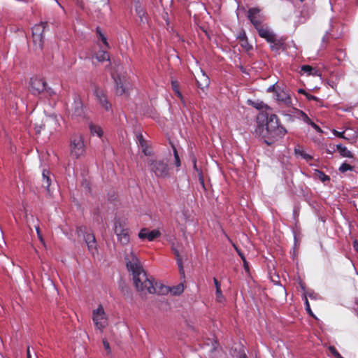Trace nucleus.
Listing matches in <instances>:
<instances>
[{
  "label": "nucleus",
  "mask_w": 358,
  "mask_h": 358,
  "mask_svg": "<svg viewBox=\"0 0 358 358\" xmlns=\"http://www.w3.org/2000/svg\"><path fill=\"white\" fill-rule=\"evenodd\" d=\"M234 248H235L236 250L237 251L238 255L242 259V257H244L243 254L236 246H234Z\"/></svg>",
  "instance_id": "48"
},
{
  "label": "nucleus",
  "mask_w": 358,
  "mask_h": 358,
  "mask_svg": "<svg viewBox=\"0 0 358 358\" xmlns=\"http://www.w3.org/2000/svg\"><path fill=\"white\" fill-rule=\"evenodd\" d=\"M187 217L186 215H184V221H185V222H186V221H187Z\"/></svg>",
  "instance_id": "52"
},
{
  "label": "nucleus",
  "mask_w": 358,
  "mask_h": 358,
  "mask_svg": "<svg viewBox=\"0 0 358 358\" xmlns=\"http://www.w3.org/2000/svg\"><path fill=\"white\" fill-rule=\"evenodd\" d=\"M318 173H319V177L322 180V181H325L327 180H329V177L327 176H326L325 174H324L321 171H318Z\"/></svg>",
  "instance_id": "43"
},
{
  "label": "nucleus",
  "mask_w": 358,
  "mask_h": 358,
  "mask_svg": "<svg viewBox=\"0 0 358 358\" xmlns=\"http://www.w3.org/2000/svg\"><path fill=\"white\" fill-rule=\"evenodd\" d=\"M32 356L38 357V355L36 354L34 350L32 349V351H31L30 348L28 347V348H27V358H31Z\"/></svg>",
  "instance_id": "38"
},
{
  "label": "nucleus",
  "mask_w": 358,
  "mask_h": 358,
  "mask_svg": "<svg viewBox=\"0 0 358 358\" xmlns=\"http://www.w3.org/2000/svg\"><path fill=\"white\" fill-rule=\"evenodd\" d=\"M305 303H306V310L308 312L309 314H310L311 315H313V313L310 310V304H309V302H308L306 296H305Z\"/></svg>",
  "instance_id": "42"
},
{
  "label": "nucleus",
  "mask_w": 358,
  "mask_h": 358,
  "mask_svg": "<svg viewBox=\"0 0 358 358\" xmlns=\"http://www.w3.org/2000/svg\"><path fill=\"white\" fill-rule=\"evenodd\" d=\"M333 133L334 135H336V136L339 137V138H346V137L344 136V131L343 132H339L335 129L333 130Z\"/></svg>",
  "instance_id": "41"
},
{
  "label": "nucleus",
  "mask_w": 358,
  "mask_h": 358,
  "mask_svg": "<svg viewBox=\"0 0 358 358\" xmlns=\"http://www.w3.org/2000/svg\"><path fill=\"white\" fill-rule=\"evenodd\" d=\"M329 350L331 352V355L337 358H342L340 355L337 352L336 349L333 347L329 348Z\"/></svg>",
  "instance_id": "39"
},
{
  "label": "nucleus",
  "mask_w": 358,
  "mask_h": 358,
  "mask_svg": "<svg viewBox=\"0 0 358 358\" xmlns=\"http://www.w3.org/2000/svg\"><path fill=\"white\" fill-rule=\"evenodd\" d=\"M111 74L116 85V94L119 96L126 95L130 87V83L123 71L122 67L118 66Z\"/></svg>",
  "instance_id": "3"
},
{
  "label": "nucleus",
  "mask_w": 358,
  "mask_h": 358,
  "mask_svg": "<svg viewBox=\"0 0 358 358\" xmlns=\"http://www.w3.org/2000/svg\"><path fill=\"white\" fill-rule=\"evenodd\" d=\"M310 125L318 132L320 133H322V129L317 125L315 124L314 122H310Z\"/></svg>",
  "instance_id": "45"
},
{
  "label": "nucleus",
  "mask_w": 358,
  "mask_h": 358,
  "mask_svg": "<svg viewBox=\"0 0 358 358\" xmlns=\"http://www.w3.org/2000/svg\"><path fill=\"white\" fill-rule=\"evenodd\" d=\"M238 348H240V351L239 352H241L243 350H242L241 345H238Z\"/></svg>",
  "instance_id": "53"
},
{
  "label": "nucleus",
  "mask_w": 358,
  "mask_h": 358,
  "mask_svg": "<svg viewBox=\"0 0 358 358\" xmlns=\"http://www.w3.org/2000/svg\"><path fill=\"white\" fill-rule=\"evenodd\" d=\"M103 344L104 346L105 350L110 353V348L108 342L106 339H103Z\"/></svg>",
  "instance_id": "40"
},
{
  "label": "nucleus",
  "mask_w": 358,
  "mask_h": 358,
  "mask_svg": "<svg viewBox=\"0 0 358 358\" xmlns=\"http://www.w3.org/2000/svg\"><path fill=\"white\" fill-rule=\"evenodd\" d=\"M184 291V286L182 283H180L176 286L169 287L162 284L159 285L157 294H166L170 292L172 295H180Z\"/></svg>",
  "instance_id": "13"
},
{
  "label": "nucleus",
  "mask_w": 358,
  "mask_h": 358,
  "mask_svg": "<svg viewBox=\"0 0 358 358\" xmlns=\"http://www.w3.org/2000/svg\"><path fill=\"white\" fill-rule=\"evenodd\" d=\"M92 321L96 328L101 331L108 325V317L102 305L92 311Z\"/></svg>",
  "instance_id": "6"
},
{
  "label": "nucleus",
  "mask_w": 358,
  "mask_h": 358,
  "mask_svg": "<svg viewBox=\"0 0 358 358\" xmlns=\"http://www.w3.org/2000/svg\"><path fill=\"white\" fill-rule=\"evenodd\" d=\"M306 96L308 98V99H309V100H317V99L315 96H314L313 95H310V94H306Z\"/></svg>",
  "instance_id": "47"
},
{
  "label": "nucleus",
  "mask_w": 358,
  "mask_h": 358,
  "mask_svg": "<svg viewBox=\"0 0 358 358\" xmlns=\"http://www.w3.org/2000/svg\"><path fill=\"white\" fill-rule=\"evenodd\" d=\"M252 105L257 109L258 110H263L262 112L264 113H267L266 111L268 110H270V107L268 106L267 105H266L264 103H263L262 101H255V102H252Z\"/></svg>",
  "instance_id": "28"
},
{
  "label": "nucleus",
  "mask_w": 358,
  "mask_h": 358,
  "mask_svg": "<svg viewBox=\"0 0 358 358\" xmlns=\"http://www.w3.org/2000/svg\"><path fill=\"white\" fill-rule=\"evenodd\" d=\"M256 29L259 33V35L262 38H265L267 42L271 44V48L272 49H278L279 43L276 41L275 34L268 29V27H265L261 24Z\"/></svg>",
  "instance_id": "8"
},
{
  "label": "nucleus",
  "mask_w": 358,
  "mask_h": 358,
  "mask_svg": "<svg viewBox=\"0 0 358 358\" xmlns=\"http://www.w3.org/2000/svg\"><path fill=\"white\" fill-rule=\"evenodd\" d=\"M115 233L117 236L118 241L123 245H127L129 243V230L124 228L122 224L116 222L115 224Z\"/></svg>",
  "instance_id": "12"
},
{
  "label": "nucleus",
  "mask_w": 358,
  "mask_h": 358,
  "mask_svg": "<svg viewBox=\"0 0 358 358\" xmlns=\"http://www.w3.org/2000/svg\"><path fill=\"white\" fill-rule=\"evenodd\" d=\"M301 1H303V0H301Z\"/></svg>",
  "instance_id": "55"
},
{
  "label": "nucleus",
  "mask_w": 358,
  "mask_h": 358,
  "mask_svg": "<svg viewBox=\"0 0 358 358\" xmlns=\"http://www.w3.org/2000/svg\"><path fill=\"white\" fill-rule=\"evenodd\" d=\"M171 85H172V87L173 89V90L175 91L177 96L178 98H180V99L181 100L182 103L185 105V101H184V98L182 95V94L180 93V92L179 91V85H178V83L177 81H175V80H173L171 82Z\"/></svg>",
  "instance_id": "29"
},
{
  "label": "nucleus",
  "mask_w": 358,
  "mask_h": 358,
  "mask_svg": "<svg viewBox=\"0 0 358 358\" xmlns=\"http://www.w3.org/2000/svg\"><path fill=\"white\" fill-rule=\"evenodd\" d=\"M124 260L127 269L132 273L134 286L140 294L146 296L157 293L159 284H154L153 280L148 278L131 248L125 250Z\"/></svg>",
  "instance_id": "1"
},
{
  "label": "nucleus",
  "mask_w": 358,
  "mask_h": 358,
  "mask_svg": "<svg viewBox=\"0 0 358 358\" xmlns=\"http://www.w3.org/2000/svg\"><path fill=\"white\" fill-rule=\"evenodd\" d=\"M57 125V118L55 115H45V117L41 120V122L36 120L34 123L35 129L37 133H40V131L45 127L49 128H55Z\"/></svg>",
  "instance_id": "11"
},
{
  "label": "nucleus",
  "mask_w": 358,
  "mask_h": 358,
  "mask_svg": "<svg viewBox=\"0 0 358 358\" xmlns=\"http://www.w3.org/2000/svg\"><path fill=\"white\" fill-rule=\"evenodd\" d=\"M301 1H303V0H301Z\"/></svg>",
  "instance_id": "54"
},
{
  "label": "nucleus",
  "mask_w": 358,
  "mask_h": 358,
  "mask_svg": "<svg viewBox=\"0 0 358 358\" xmlns=\"http://www.w3.org/2000/svg\"><path fill=\"white\" fill-rule=\"evenodd\" d=\"M36 229V234H37V236H38V239L40 240L41 243L44 245L45 246V241L42 236V234H41V231H40V228L38 226H36L35 227Z\"/></svg>",
  "instance_id": "35"
},
{
  "label": "nucleus",
  "mask_w": 358,
  "mask_h": 358,
  "mask_svg": "<svg viewBox=\"0 0 358 358\" xmlns=\"http://www.w3.org/2000/svg\"><path fill=\"white\" fill-rule=\"evenodd\" d=\"M276 100L285 107H292V100L289 93L284 90L275 92Z\"/></svg>",
  "instance_id": "16"
},
{
  "label": "nucleus",
  "mask_w": 358,
  "mask_h": 358,
  "mask_svg": "<svg viewBox=\"0 0 358 358\" xmlns=\"http://www.w3.org/2000/svg\"><path fill=\"white\" fill-rule=\"evenodd\" d=\"M196 82L198 84V86L203 90H204L206 88H207L210 83V80L208 77V76L206 75V73L201 70L200 73L196 77Z\"/></svg>",
  "instance_id": "19"
},
{
  "label": "nucleus",
  "mask_w": 358,
  "mask_h": 358,
  "mask_svg": "<svg viewBox=\"0 0 358 358\" xmlns=\"http://www.w3.org/2000/svg\"><path fill=\"white\" fill-rule=\"evenodd\" d=\"M301 114H302L304 122H306V123H308L309 124H310V122H313L311 121V120L304 113L301 112Z\"/></svg>",
  "instance_id": "44"
},
{
  "label": "nucleus",
  "mask_w": 358,
  "mask_h": 358,
  "mask_svg": "<svg viewBox=\"0 0 358 358\" xmlns=\"http://www.w3.org/2000/svg\"><path fill=\"white\" fill-rule=\"evenodd\" d=\"M274 87H274V85H272V86L269 87L268 88V92L273 91V90H274Z\"/></svg>",
  "instance_id": "51"
},
{
  "label": "nucleus",
  "mask_w": 358,
  "mask_h": 358,
  "mask_svg": "<svg viewBox=\"0 0 358 358\" xmlns=\"http://www.w3.org/2000/svg\"><path fill=\"white\" fill-rule=\"evenodd\" d=\"M96 58L99 62H104L109 60V54L105 50H101L96 54Z\"/></svg>",
  "instance_id": "27"
},
{
  "label": "nucleus",
  "mask_w": 358,
  "mask_h": 358,
  "mask_svg": "<svg viewBox=\"0 0 358 358\" xmlns=\"http://www.w3.org/2000/svg\"><path fill=\"white\" fill-rule=\"evenodd\" d=\"M71 155L76 158L83 156L85 152L83 138L76 135L72 137L70 144Z\"/></svg>",
  "instance_id": "7"
},
{
  "label": "nucleus",
  "mask_w": 358,
  "mask_h": 358,
  "mask_svg": "<svg viewBox=\"0 0 358 358\" xmlns=\"http://www.w3.org/2000/svg\"><path fill=\"white\" fill-rule=\"evenodd\" d=\"M231 356L236 357V358H246V357H247L244 350L239 352L238 354H237V355L232 354Z\"/></svg>",
  "instance_id": "37"
},
{
  "label": "nucleus",
  "mask_w": 358,
  "mask_h": 358,
  "mask_svg": "<svg viewBox=\"0 0 358 358\" xmlns=\"http://www.w3.org/2000/svg\"><path fill=\"white\" fill-rule=\"evenodd\" d=\"M301 71L308 75L319 76L318 71L309 65L302 66Z\"/></svg>",
  "instance_id": "26"
},
{
  "label": "nucleus",
  "mask_w": 358,
  "mask_h": 358,
  "mask_svg": "<svg viewBox=\"0 0 358 358\" xmlns=\"http://www.w3.org/2000/svg\"><path fill=\"white\" fill-rule=\"evenodd\" d=\"M99 38L102 41L103 43L106 45L107 48H109L108 43L107 42V39L105 36L100 31L99 29L96 31Z\"/></svg>",
  "instance_id": "32"
},
{
  "label": "nucleus",
  "mask_w": 358,
  "mask_h": 358,
  "mask_svg": "<svg viewBox=\"0 0 358 358\" xmlns=\"http://www.w3.org/2000/svg\"><path fill=\"white\" fill-rule=\"evenodd\" d=\"M90 131H91V134L93 135V136H97L99 137H101L102 135H103V130L102 129L98 126V125H95L94 124H90Z\"/></svg>",
  "instance_id": "25"
},
{
  "label": "nucleus",
  "mask_w": 358,
  "mask_h": 358,
  "mask_svg": "<svg viewBox=\"0 0 358 358\" xmlns=\"http://www.w3.org/2000/svg\"><path fill=\"white\" fill-rule=\"evenodd\" d=\"M173 250L174 251V253H175L176 256L177 257V263H178V265L179 266L180 273V274L184 276L185 272H184V270H183V266H182V264L181 259L179 258V252L177 250H176L174 248H173Z\"/></svg>",
  "instance_id": "30"
},
{
  "label": "nucleus",
  "mask_w": 358,
  "mask_h": 358,
  "mask_svg": "<svg viewBox=\"0 0 358 358\" xmlns=\"http://www.w3.org/2000/svg\"><path fill=\"white\" fill-rule=\"evenodd\" d=\"M352 166H351L350 165H349L346 163H343L339 168V171L342 173H344L347 171L352 170Z\"/></svg>",
  "instance_id": "34"
},
{
  "label": "nucleus",
  "mask_w": 358,
  "mask_h": 358,
  "mask_svg": "<svg viewBox=\"0 0 358 358\" xmlns=\"http://www.w3.org/2000/svg\"><path fill=\"white\" fill-rule=\"evenodd\" d=\"M213 282L216 288V301L221 303L224 300V296L220 288V284L215 278H213Z\"/></svg>",
  "instance_id": "23"
},
{
  "label": "nucleus",
  "mask_w": 358,
  "mask_h": 358,
  "mask_svg": "<svg viewBox=\"0 0 358 358\" xmlns=\"http://www.w3.org/2000/svg\"><path fill=\"white\" fill-rule=\"evenodd\" d=\"M148 164L157 177L164 178L168 176V164L164 160L150 158L148 159Z\"/></svg>",
  "instance_id": "5"
},
{
  "label": "nucleus",
  "mask_w": 358,
  "mask_h": 358,
  "mask_svg": "<svg viewBox=\"0 0 358 358\" xmlns=\"http://www.w3.org/2000/svg\"><path fill=\"white\" fill-rule=\"evenodd\" d=\"M256 136L260 137L267 145H272L282 138L287 133L286 129L280 124L279 120L274 114L261 112L257 117Z\"/></svg>",
  "instance_id": "2"
},
{
  "label": "nucleus",
  "mask_w": 358,
  "mask_h": 358,
  "mask_svg": "<svg viewBox=\"0 0 358 358\" xmlns=\"http://www.w3.org/2000/svg\"><path fill=\"white\" fill-rule=\"evenodd\" d=\"M78 233L79 236L81 235L83 236V238L85 239L87 245L89 252L93 255H95L97 250L96 242L94 236L92 234L86 233L85 228L83 227H80L78 229Z\"/></svg>",
  "instance_id": "10"
},
{
  "label": "nucleus",
  "mask_w": 358,
  "mask_h": 358,
  "mask_svg": "<svg viewBox=\"0 0 358 358\" xmlns=\"http://www.w3.org/2000/svg\"><path fill=\"white\" fill-rule=\"evenodd\" d=\"M160 232L158 230L148 231L147 229H143L138 234V237L141 239L147 238L150 241H153L155 238L160 236Z\"/></svg>",
  "instance_id": "18"
},
{
  "label": "nucleus",
  "mask_w": 358,
  "mask_h": 358,
  "mask_svg": "<svg viewBox=\"0 0 358 358\" xmlns=\"http://www.w3.org/2000/svg\"><path fill=\"white\" fill-rule=\"evenodd\" d=\"M138 140L139 143V145L142 149V152L144 153L145 155L149 156L151 155V150L149 149L148 146V143L146 141L143 139L141 134H139L138 136Z\"/></svg>",
  "instance_id": "21"
},
{
  "label": "nucleus",
  "mask_w": 358,
  "mask_h": 358,
  "mask_svg": "<svg viewBox=\"0 0 358 358\" xmlns=\"http://www.w3.org/2000/svg\"><path fill=\"white\" fill-rule=\"evenodd\" d=\"M69 110L73 116L80 117L83 115V103L78 96H74Z\"/></svg>",
  "instance_id": "17"
},
{
  "label": "nucleus",
  "mask_w": 358,
  "mask_h": 358,
  "mask_svg": "<svg viewBox=\"0 0 358 358\" xmlns=\"http://www.w3.org/2000/svg\"><path fill=\"white\" fill-rule=\"evenodd\" d=\"M173 154H174V157H175V164L177 166H180V158H179L178 154L177 152V150L174 147H173Z\"/></svg>",
  "instance_id": "36"
},
{
  "label": "nucleus",
  "mask_w": 358,
  "mask_h": 358,
  "mask_svg": "<svg viewBox=\"0 0 358 358\" xmlns=\"http://www.w3.org/2000/svg\"><path fill=\"white\" fill-rule=\"evenodd\" d=\"M48 24L46 22H41L36 24L32 28V37L34 46L36 50H42L44 44L43 33L45 32Z\"/></svg>",
  "instance_id": "4"
},
{
  "label": "nucleus",
  "mask_w": 358,
  "mask_h": 358,
  "mask_svg": "<svg viewBox=\"0 0 358 358\" xmlns=\"http://www.w3.org/2000/svg\"><path fill=\"white\" fill-rule=\"evenodd\" d=\"M94 94L96 96L99 104L106 110L110 108V104L108 103L104 90L99 86L94 87Z\"/></svg>",
  "instance_id": "14"
},
{
  "label": "nucleus",
  "mask_w": 358,
  "mask_h": 358,
  "mask_svg": "<svg viewBox=\"0 0 358 358\" xmlns=\"http://www.w3.org/2000/svg\"><path fill=\"white\" fill-rule=\"evenodd\" d=\"M46 82L42 78L34 77L31 79L30 82V91L34 95L40 94L44 91L48 92L50 94L52 92L51 89H47Z\"/></svg>",
  "instance_id": "9"
},
{
  "label": "nucleus",
  "mask_w": 358,
  "mask_h": 358,
  "mask_svg": "<svg viewBox=\"0 0 358 358\" xmlns=\"http://www.w3.org/2000/svg\"><path fill=\"white\" fill-rule=\"evenodd\" d=\"M336 147H337V150H338L340 155L343 157H348V158L353 157V155L346 147L342 145L341 144L337 145Z\"/></svg>",
  "instance_id": "24"
},
{
  "label": "nucleus",
  "mask_w": 358,
  "mask_h": 358,
  "mask_svg": "<svg viewBox=\"0 0 358 358\" xmlns=\"http://www.w3.org/2000/svg\"><path fill=\"white\" fill-rule=\"evenodd\" d=\"M248 18L255 28L260 26L264 20V17L260 13V10L257 8H252L249 10Z\"/></svg>",
  "instance_id": "15"
},
{
  "label": "nucleus",
  "mask_w": 358,
  "mask_h": 358,
  "mask_svg": "<svg viewBox=\"0 0 358 358\" xmlns=\"http://www.w3.org/2000/svg\"><path fill=\"white\" fill-rule=\"evenodd\" d=\"M50 173L48 170H43L42 173V186L44 187L48 192L50 194V190L49 189L50 185Z\"/></svg>",
  "instance_id": "20"
},
{
  "label": "nucleus",
  "mask_w": 358,
  "mask_h": 358,
  "mask_svg": "<svg viewBox=\"0 0 358 358\" xmlns=\"http://www.w3.org/2000/svg\"><path fill=\"white\" fill-rule=\"evenodd\" d=\"M299 93H301V94H305V95H306V94H307V93L305 92V90H303V89H300V90H299Z\"/></svg>",
  "instance_id": "50"
},
{
  "label": "nucleus",
  "mask_w": 358,
  "mask_h": 358,
  "mask_svg": "<svg viewBox=\"0 0 358 358\" xmlns=\"http://www.w3.org/2000/svg\"><path fill=\"white\" fill-rule=\"evenodd\" d=\"M295 153L297 155L301 156L306 161L310 160L312 159V157L306 153L303 150L301 149H295Z\"/></svg>",
  "instance_id": "31"
},
{
  "label": "nucleus",
  "mask_w": 358,
  "mask_h": 358,
  "mask_svg": "<svg viewBox=\"0 0 358 358\" xmlns=\"http://www.w3.org/2000/svg\"><path fill=\"white\" fill-rule=\"evenodd\" d=\"M241 45L247 50H249L251 48V46H250L249 44L248 43L245 35L241 38Z\"/></svg>",
  "instance_id": "33"
},
{
  "label": "nucleus",
  "mask_w": 358,
  "mask_h": 358,
  "mask_svg": "<svg viewBox=\"0 0 358 358\" xmlns=\"http://www.w3.org/2000/svg\"><path fill=\"white\" fill-rule=\"evenodd\" d=\"M353 247L355 250L358 252V243L357 241L354 242Z\"/></svg>",
  "instance_id": "49"
},
{
  "label": "nucleus",
  "mask_w": 358,
  "mask_h": 358,
  "mask_svg": "<svg viewBox=\"0 0 358 358\" xmlns=\"http://www.w3.org/2000/svg\"><path fill=\"white\" fill-rule=\"evenodd\" d=\"M242 260L243 262L244 268L248 271L249 270V268H248V262H247L245 257H242Z\"/></svg>",
  "instance_id": "46"
},
{
  "label": "nucleus",
  "mask_w": 358,
  "mask_h": 358,
  "mask_svg": "<svg viewBox=\"0 0 358 358\" xmlns=\"http://www.w3.org/2000/svg\"><path fill=\"white\" fill-rule=\"evenodd\" d=\"M136 12L140 19V23L145 24L148 21H147V18L145 17V12L143 8L141 5H136Z\"/></svg>",
  "instance_id": "22"
}]
</instances>
